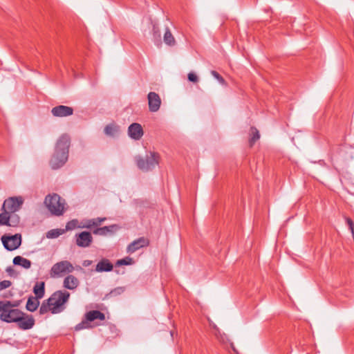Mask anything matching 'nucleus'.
<instances>
[{
  "instance_id": "19",
  "label": "nucleus",
  "mask_w": 354,
  "mask_h": 354,
  "mask_svg": "<svg viewBox=\"0 0 354 354\" xmlns=\"http://www.w3.org/2000/svg\"><path fill=\"white\" fill-rule=\"evenodd\" d=\"M33 292L35 295V298L41 299L45 294V283L41 281L40 283H37L33 288Z\"/></svg>"
},
{
  "instance_id": "14",
  "label": "nucleus",
  "mask_w": 354,
  "mask_h": 354,
  "mask_svg": "<svg viewBox=\"0 0 354 354\" xmlns=\"http://www.w3.org/2000/svg\"><path fill=\"white\" fill-rule=\"evenodd\" d=\"M116 230H118V226L112 225L109 226L97 227L93 230V234L96 235L106 236L107 234H113Z\"/></svg>"
},
{
  "instance_id": "28",
  "label": "nucleus",
  "mask_w": 354,
  "mask_h": 354,
  "mask_svg": "<svg viewBox=\"0 0 354 354\" xmlns=\"http://www.w3.org/2000/svg\"><path fill=\"white\" fill-rule=\"evenodd\" d=\"M9 223V212L5 211L4 212L0 214V225H8Z\"/></svg>"
},
{
  "instance_id": "36",
  "label": "nucleus",
  "mask_w": 354,
  "mask_h": 354,
  "mask_svg": "<svg viewBox=\"0 0 354 354\" xmlns=\"http://www.w3.org/2000/svg\"><path fill=\"white\" fill-rule=\"evenodd\" d=\"M128 135L130 138H133V123L129 126Z\"/></svg>"
},
{
  "instance_id": "29",
  "label": "nucleus",
  "mask_w": 354,
  "mask_h": 354,
  "mask_svg": "<svg viewBox=\"0 0 354 354\" xmlns=\"http://www.w3.org/2000/svg\"><path fill=\"white\" fill-rule=\"evenodd\" d=\"M132 261L133 260L131 257H125L124 259L118 260L117 262L115 263V267L131 265Z\"/></svg>"
},
{
  "instance_id": "41",
  "label": "nucleus",
  "mask_w": 354,
  "mask_h": 354,
  "mask_svg": "<svg viewBox=\"0 0 354 354\" xmlns=\"http://www.w3.org/2000/svg\"><path fill=\"white\" fill-rule=\"evenodd\" d=\"M174 335V333L172 331H171V335L173 336Z\"/></svg>"
},
{
  "instance_id": "8",
  "label": "nucleus",
  "mask_w": 354,
  "mask_h": 354,
  "mask_svg": "<svg viewBox=\"0 0 354 354\" xmlns=\"http://www.w3.org/2000/svg\"><path fill=\"white\" fill-rule=\"evenodd\" d=\"M74 267L68 261H62L55 263L50 269V276L54 277L60 275L62 273L72 272Z\"/></svg>"
},
{
  "instance_id": "27",
  "label": "nucleus",
  "mask_w": 354,
  "mask_h": 354,
  "mask_svg": "<svg viewBox=\"0 0 354 354\" xmlns=\"http://www.w3.org/2000/svg\"><path fill=\"white\" fill-rule=\"evenodd\" d=\"M63 232V230L53 229L47 232L46 236L48 239H55L60 236Z\"/></svg>"
},
{
  "instance_id": "33",
  "label": "nucleus",
  "mask_w": 354,
  "mask_h": 354,
  "mask_svg": "<svg viewBox=\"0 0 354 354\" xmlns=\"http://www.w3.org/2000/svg\"><path fill=\"white\" fill-rule=\"evenodd\" d=\"M211 74L214 78H216L219 82V83H221V84H225V80L218 72H216V71H212Z\"/></svg>"
},
{
  "instance_id": "3",
  "label": "nucleus",
  "mask_w": 354,
  "mask_h": 354,
  "mask_svg": "<svg viewBox=\"0 0 354 354\" xmlns=\"http://www.w3.org/2000/svg\"><path fill=\"white\" fill-rule=\"evenodd\" d=\"M18 304L10 301H0V319L6 323H16L24 312L17 308Z\"/></svg>"
},
{
  "instance_id": "4",
  "label": "nucleus",
  "mask_w": 354,
  "mask_h": 354,
  "mask_svg": "<svg viewBox=\"0 0 354 354\" xmlns=\"http://www.w3.org/2000/svg\"><path fill=\"white\" fill-rule=\"evenodd\" d=\"M44 204L53 215L59 216L64 212L65 201L57 194L47 195L44 200Z\"/></svg>"
},
{
  "instance_id": "12",
  "label": "nucleus",
  "mask_w": 354,
  "mask_h": 354,
  "mask_svg": "<svg viewBox=\"0 0 354 354\" xmlns=\"http://www.w3.org/2000/svg\"><path fill=\"white\" fill-rule=\"evenodd\" d=\"M149 109L151 112H156L159 110L161 100L158 94L155 92H150L148 94Z\"/></svg>"
},
{
  "instance_id": "2",
  "label": "nucleus",
  "mask_w": 354,
  "mask_h": 354,
  "mask_svg": "<svg viewBox=\"0 0 354 354\" xmlns=\"http://www.w3.org/2000/svg\"><path fill=\"white\" fill-rule=\"evenodd\" d=\"M70 147V138L66 134H63L58 139L55 149V153L50 160V165L53 169L62 167L68 158V149Z\"/></svg>"
},
{
  "instance_id": "34",
  "label": "nucleus",
  "mask_w": 354,
  "mask_h": 354,
  "mask_svg": "<svg viewBox=\"0 0 354 354\" xmlns=\"http://www.w3.org/2000/svg\"><path fill=\"white\" fill-rule=\"evenodd\" d=\"M188 80L192 82H197L198 81V78L196 74L194 73H189L187 75Z\"/></svg>"
},
{
  "instance_id": "17",
  "label": "nucleus",
  "mask_w": 354,
  "mask_h": 354,
  "mask_svg": "<svg viewBox=\"0 0 354 354\" xmlns=\"http://www.w3.org/2000/svg\"><path fill=\"white\" fill-rule=\"evenodd\" d=\"M13 264L19 266L24 268L28 269L31 266V261L21 256H17L13 259Z\"/></svg>"
},
{
  "instance_id": "15",
  "label": "nucleus",
  "mask_w": 354,
  "mask_h": 354,
  "mask_svg": "<svg viewBox=\"0 0 354 354\" xmlns=\"http://www.w3.org/2000/svg\"><path fill=\"white\" fill-rule=\"evenodd\" d=\"M79 285V280L77 277L73 275L67 276L63 283V286L65 288L69 290L75 289Z\"/></svg>"
},
{
  "instance_id": "24",
  "label": "nucleus",
  "mask_w": 354,
  "mask_h": 354,
  "mask_svg": "<svg viewBox=\"0 0 354 354\" xmlns=\"http://www.w3.org/2000/svg\"><path fill=\"white\" fill-rule=\"evenodd\" d=\"M250 130H251L252 136L249 140V143H250V146L252 147L254 145V144L255 143V142L260 138V134H259L258 129L254 127H252Z\"/></svg>"
},
{
  "instance_id": "16",
  "label": "nucleus",
  "mask_w": 354,
  "mask_h": 354,
  "mask_svg": "<svg viewBox=\"0 0 354 354\" xmlns=\"http://www.w3.org/2000/svg\"><path fill=\"white\" fill-rule=\"evenodd\" d=\"M85 318L88 322H93L95 319L103 321L105 319V315L97 310H91L85 314Z\"/></svg>"
},
{
  "instance_id": "38",
  "label": "nucleus",
  "mask_w": 354,
  "mask_h": 354,
  "mask_svg": "<svg viewBox=\"0 0 354 354\" xmlns=\"http://www.w3.org/2000/svg\"><path fill=\"white\" fill-rule=\"evenodd\" d=\"M71 224V222H68L66 225V230H71L73 227L70 226Z\"/></svg>"
},
{
  "instance_id": "21",
  "label": "nucleus",
  "mask_w": 354,
  "mask_h": 354,
  "mask_svg": "<svg viewBox=\"0 0 354 354\" xmlns=\"http://www.w3.org/2000/svg\"><path fill=\"white\" fill-rule=\"evenodd\" d=\"M163 39L164 42L170 46H174L176 44V40L169 28H166Z\"/></svg>"
},
{
  "instance_id": "23",
  "label": "nucleus",
  "mask_w": 354,
  "mask_h": 354,
  "mask_svg": "<svg viewBox=\"0 0 354 354\" xmlns=\"http://www.w3.org/2000/svg\"><path fill=\"white\" fill-rule=\"evenodd\" d=\"M149 244V239L145 237H141L137 240H134V252L143 247H147Z\"/></svg>"
},
{
  "instance_id": "39",
  "label": "nucleus",
  "mask_w": 354,
  "mask_h": 354,
  "mask_svg": "<svg viewBox=\"0 0 354 354\" xmlns=\"http://www.w3.org/2000/svg\"><path fill=\"white\" fill-rule=\"evenodd\" d=\"M90 263H91V262H90V261H85L84 262V266H87L90 265Z\"/></svg>"
},
{
  "instance_id": "11",
  "label": "nucleus",
  "mask_w": 354,
  "mask_h": 354,
  "mask_svg": "<svg viewBox=\"0 0 354 354\" xmlns=\"http://www.w3.org/2000/svg\"><path fill=\"white\" fill-rule=\"evenodd\" d=\"M51 113L57 118L68 117L73 114V109L65 105H59L51 109Z\"/></svg>"
},
{
  "instance_id": "35",
  "label": "nucleus",
  "mask_w": 354,
  "mask_h": 354,
  "mask_svg": "<svg viewBox=\"0 0 354 354\" xmlns=\"http://www.w3.org/2000/svg\"><path fill=\"white\" fill-rule=\"evenodd\" d=\"M1 286L3 290L9 288L11 286V281L8 280H3L0 282Z\"/></svg>"
},
{
  "instance_id": "25",
  "label": "nucleus",
  "mask_w": 354,
  "mask_h": 354,
  "mask_svg": "<svg viewBox=\"0 0 354 354\" xmlns=\"http://www.w3.org/2000/svg\"><path fill=\"white\" fill-rule=\"evenodd\" d=\"M144 134L142 127L140 124L134 122V140H140Z\"/></svg>"
},
{
  "instance_id": "5",
  "label": "nucleus",
  "mask_w": 354,
  "mask_h": 354,
  "mask_svg": "<svg viewBox=\"0 0 354 354\" xmlns=\"http://www.w3.org/2000/svg\"><path fill=\"white\" fill-rule=\"evenodd\" d=\"M160 160V154L155 151H149L145 157H138L136 164L138 167L143 171L153 170L159 165Z\"/></svg>"
},
{
  "instance_id": "31",
  "label": "nucleus",
  "mask_w": 354,
  "mask_h": 354,
  "mask_svg": "<svg viewBox=\"0 0 354 354\" xmlns=\"http://www.w3.org/2000/svg\"><path fill=\"white\" fill-rule=\"evenodd\" d=\"M124 292V287H117V288H114L113 290H112L109 292V295L110 297H116L118 295H121Z\"/></svg>"
},
{
  "instance_id": "10",
  "label": "nucleus",
  "mask_w": 354,
  "mask_h": 354,
  "mask_svg": "<svg viewBox=\"0 0 354 354\" xmlns=\"http://www.w3.org/2000/svg\"><path fill=\"white\" fill-rule=\"evenodd\" d=\"M76 244L81 248L88 247L93 242V236L89 232H82L75 235Z\"/></svg>"
},
{
  "instance_id": "9",
  "label": "nucleus",
  "mask_w": 354,
  "mask_h": 354,
  "mask_svg": "<svg viewBox=\"0 0 354 354\" xmlns=\"http://www.w3.org/2000/svg\"><path fill=\"white\" fill-rule=\"evenodd\" d=\"M19 317V320L16 322L19 328L26 330L31 329L34 326L35 321L32 315L24 313V315Z\"/></svg>"
},
{
  "instance_id": "20",
  "label": "nucleus",
  "mask_w": 354,
  "mask_h": 354,
  "mask_svg": "<svg viewBox=\"0 0 354 354\" xmlns=\"http://www.w3.org/2000/svg\"><path fill=\"white\" fill-rule=\"evenodd\" d=\"M119 132V127L114 123L106 125L104 128V133L109 136H114Z\"/></svg>"
},
{
  "instance_id": "26",
  "label": "nucleus",
  "mask_w": 354,
  "mask_h": 354,
  "mask_svg": "<svg viewBox=\"0 0 354 354\" xmlns=\"http://www.w3.org/2000/svg\"><path fill=\"white\" fill-rule=\"evenodd\" d=\"M20 223L19 216L15 213H9L8 226L17 227Z\"/></svg>"
},
{
  "instance_id": "1",
  "label": "nucleus",
  "mask_w": 354,
  "mask_h": 354,
  "mask_svg": "<svg viewBox=\"0 0 354 354\" xmlns=\"http://www.w3.org/2000/svg\"><path fill=\"white\" fill-rule=\"evenodd\" d=\"M69 297L70 293L66 290L55 291L48 299L43 301L39 308V314L44 315L48 311H50L52 314L62 313L66 308L65 304Z\"/></svg>"
},
{
  "instance_id": "40",
  "label": "nucleus",
  "mask_w": 354,
  "mask_h": 354,
  "mask_svg": "<svg viewBox=\"0 0 354 354\" xmlns=\"http://www.w3.org/2000/svg\"><path fill=\"white\" fill-rule=\"evenodd\" d=\"M132 247H133V242L129 244V245H128V250H131Z\"/></svg>"
},
{
  "instance_id": "13",
  "label": "nucleus",
  "mask_w": 354,
  "mask_h": 354,
  "mask_svg": "<svg viewBox=\"0 0 354 354\" xmlns=\"http://www.w3.org/2000/svg\"><path fill=\"white\" fill-rule=\"evenodd\" d=\"M113 264L107 259L100 261L95 267V270L99 272H110L113 270Z\"/></svg>"
},
{
  "instance_id": "30",
  "label": "nucleus",
  "mask_w": 354,
  "mask_h": 354,
  "mask_svg": "<svg viewBox=\"0 0 354 354\" xmlns=\"http://www.w3.org/2000/svg\"><path fill=\"white\" fill-rule=\"evenodd\" d=\"M88 321L85 318L84 320H82L80 323L77 324L75 326V330L77 331L81 330L82 329L88 328L90 327V325L88 324Z\"/></svg>"
},
{
  "instance_id": "37",
  "label": "nucleus",
  "mask_w": 354,
  "mask_h": 354,
  "mask_svg": "<svg viewBox=\"0 0 354 354\" xmlns=\"http://www.w3.org/2000/svg\"><path fill=\"white\" fill-rule=\"evenodd\" d=\"M134 207L137 209L141 207V203L138 201H134Z\"/></svg>"
},
{
  "instance_id": "22",
  "label": "nucleus",
  "mask_w": 354,
  "mask_h": 354,
  "mask_svg": "<svg viewBox=\"0 0 354 354\" xmlns=\"http://www.w3.org/2000/svg\"><path fill=\"white\" fill-rule=\"evenodd\" d=\"M105 220V218H95L89 219L86 221V223L83 225V227L91 228L92 227H97L101 224L102 221Z\"/></svg>"
},
{
  "instance_id": "6",
  "label": "nucleus",
  "mask_w": 354,
  "mask_h": 354,
  "mask_svg": "<svg viewBox=\"0 0 354 354\" xmlns=\"http://www.w3.org/2000/svg\"><path fill=\"white\" fill-rule=\"evenodd\" d=\"M1 241L3 247L8 251H12L17 249L21 244V234L15 235H3L1 236Z\"/></svg>"
},
{
  "instance_id": "7",
  "label": "nucleus",
  "mask_w": 354,
  "mask_h": 354,
  "mask_svg": "<svg viewBox=\"0 0 354 354\" xmlns=\"http://www.w3.org/2000/svg\"><path fill=\"white\" fill-rule=\"evenodd\" d=\"M24 203V198L22 196H13L6 199L3 204L4 211L9 213H15L19 211Z\"/></svg>"
},
{
  "instance_id": "18",
  "label": "nucleus",
  "mask_w": 354,
  "mask_h": 354,
  "mask_svg": "<svg viewBox=\"0 0 354 354\" xmlns=\"http://www.w3.org/2000/svg\"><path fill=\"white\" fill-rule=\"evenodd\" d=\"M39 306V299L30 296L27 301L26 308L30 312H35Z\"/></svg>"
},
{
  "instance_id": "32",
  "label": "nucleus",
  "mask_w": 354,
  "mask_h": 354,
  "mask_svg": "<svg viewBox=\"0 0 354 354\" xmlns=\"http://www.w3.org/2000/svg\"><path fill=\"white\" fill-rule=\"evenodd\" d=\"M345 221H346V224L348 226L349 230H351V232L352 234V236H353V240H354V223L352 221V219L351 218H349V217H345Z\"/></svg>"
}]
</instances>
